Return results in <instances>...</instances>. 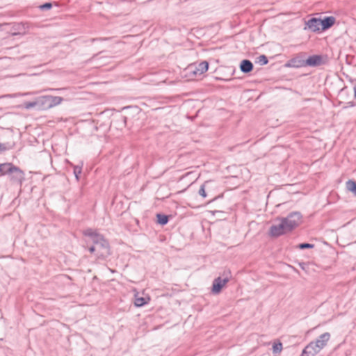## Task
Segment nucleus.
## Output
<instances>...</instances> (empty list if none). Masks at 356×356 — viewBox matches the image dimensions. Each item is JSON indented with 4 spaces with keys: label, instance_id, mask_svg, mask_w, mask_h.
<instances>
[{
    "label": "nucleus",
    "instance_id": "1",
    "mask_svg": "<svg viewBox=\"0 0 356 356\" xmlns=\"http://www.w3.org/2000/svg\"><path fill=\"white\" fill-rule=\"evenodd\" d=\"M94 245L89 248L91 253H95L98 258H105L110 254L108 242L102 236H96Z\"/></svg>",
    "mask_w": 356,
    "mask_h": 356
},
{
    "label": "nucleus",
    "instance_id": "2",
    "mask_svg": "<svg viewBox=\"0 0 356 356\" xmlns=\"http://www.w3.org/2000/svg\"><path fill=\"white\" fill-rule=\"evenodd\" d=\"M280 221L278 224L273 225L269 229V234L273 237H278L288 232H291L283 218H277Z\"/></svg>",
    "mask_w": 356,
    "mask_h": 356
},
{
    "label": "nucleus",
    "instance_id": "3",
    "mask_svg": "<svg viewBox=\"0 0 356 356\" xmlns=\"http://www.w3.org/2000/svg\"><path fill=\"white\" fill-rule=\"evenodd\" d=\"M302 215L298 211L291 212L286 217L283 218L285 223L291 231L297 227L302 222Z\"/></svg>",
    "mask_w": 356,
    "mask_h": 356
},
{
    "label": "nucleus",
    "instance_id": "4",
    "mask_svg": "<svg viewBox=\"0 0 356 356\" xmlns=\"http://www.w3.org/2000/svg\"><path fill=\"white\" fill-rule=\"evenodd\" d=\"M326 62V57L321 55H313L309 56L307 60H303L301 65H293L296 67L299 66H312L316 67L325 64Z\"/></svg>",
    "mask_w": 356,
    "mask_h": 356
},
{
    "label": "nucleus",
    "instance_id": "5",
    "mask_svg": "<svg viewBox=\"0 0 356 356\" xmlns=\"http://www.w3.org/2000/svg\"><path fill=\"white\" fill-rule=\"evenodd\" d=\"M208 67L209 63L207 61H202L198 64L195 63L189 65L188 70L195 76H200L207 72Z\"/></svg>",
    "mask_w": 356,
    "mask_h": 356
},
{
    "label": "nucleus",
    "instance_id": "6",
    "mask_svg": "<svg viewBox=\"0 0 356 356\" xmlns=\"http://www.w3.org/2000/svg\"><path fill=\"white\" fill-rule=\"evenodd\" d=\"M228 282L229 277H224L223 279H222L220 277L214 279L212 284V293L213 294H218Z\"/></svg>",
    "mask_w": 356,
    "mask_h": 356
},
{
    "label": "nucleus",
    "instance_id": "7",
    "mask_svg": "<svg viewBox=\"0 0 356 356\" xmlns=\"http://www.w3.org/2000/svg\"><path fill=\"white\" fill-rule=\"evenodd\" d=\"M9 176L10 181L19 184H22L24 179V172L17 166L13 169L12 172L9 174Z\"/></svg>",
    "mask_w": 356,
    "mask_h": 356
},
{
    "label": "nucleus",
    "instance_id": "8",
    "mask_svg": "<svg viewBox=\"0 0 356 356\" xmlns=\"http://www.w3.org/2000/svg\"><path fill=\"white\" fill-rule=\"evenodd\" d=\"M321 350L314 343L313 341H311L309 344H307L305 348L303 349L302 354L300 356H315L317 355Z\"/></svg>",
    "mask_w": 356,
    "mask_h": 356
},
{
    "label": "nucleus",
    "instance_id": "9",
    "mask_svg": "<svg viewBox=\"0 0 356 356\" xmlns=\"http://www.w3.org/2000/svg\"><path fill=\"white\" fill-rule=\"evenodd\" d=\"M330 339V334L329 332H325L321 334L318 338L313 341L314 343L321 350L325 348Z\"/></svg>",
    "mask_w": 356,
    "mask_h": 356
},
{
    "label": "nucleus",
    "instance_id": "10",
    "mask_svg": "<svg viewBox=\"0 0 356 356\" xmlns=\"http://www.w3.org/2000/svg\"><path fill=\"white\" fill-rule=\"evenodd\" d=\"M307 25L312 31L316 32L321 31V23L320 19L312 18L307 22Z\"/></svg>",
    "mask_w": 356,
    "mask_h": 356
},
{
    "label": "nucleus",
    "instance_id": "11",
    "mask_svg": "<svg viewBox=\"0 0 356 356\" xmlns=\"http://www.w3.org/2000/svg\"><path fill=\"white\" fill-rule=\"evenodd\" d=\"M36 104L38 110L49 109L47 95L40 96L36 98Z\"/></svg>",
    "mask_w": 356,
    "mask_h": 356
},
{
    "label": "nucleus",
    "instance_id": "12",
    "mask_svg": "<svg viewBox=\"0 0 356 356\" xmlns=\"http://www.w3.org/2000/svg\"><path fill=\"white\" fill-rule=\"evenodd\" d=\"M16 166L13 165L11 163H5L0 164V174L1 175H8L12 172L13 168Z\"/></svg>",
    "mask_w": 356,
    "mask_h": 356
},
{
    "label": "nucleus",
    "instance_id": "13",
    "mask_svg": "<svg viewBox=\"0 0 356 356\" xmlns=\"http://www.w3.org/2000/svg\"><path fill=\"white\" fill-rule=\"evenodd\" d=\"M334 22L335 19L333 17H327L324 19H321V31L330 28L334 24Z\"/></svg>",
    "mask_w": 356,
    "mask_h": 356
},
{
    "label": "nucleus",
    "instance_id": "14",
    "mask_svg": "<svg viewBox=\"0 0 356 356\" xmlns=\"http://www.w3.org/2000/svg\"><path fill=\"white\" fill-rule=\"evenodd\" d=\"M240 69L243 73H249L253 69V64L249 60H243L240 65Z\"/></svg>",
    "mask_w": 356,
    "mask_h": 356
},
{
    "label": "nucleus",
    "instance_id": "15",
    "mask_svg": "<svg viewBox=\"0 0 356 356\" xmlns=\"http://www.w3.org/2000/svg\"><path fill=\"white\" fill-rule=\"evenodd\" d=\"M49 108L59 105L63 101V97L58 96L47 95Z\"/></svg>",
    "mask_w": 356,
    "mask_h": 356
},
{
    "label": "nucleus",
    "instance_id": "16",
    "mask_svg": "<svg viewBox=\"0 0 356 356\" xmlns=\"http://www.w3.org/2000/svg\"><path fill=\"white\" fill-rule=\"evenodd\" d=\"M83 234L85 236H90L92 239V241L93 242L96 239V236H101L102 235L97 234L95 231H93L92 229H87L83 232Z\"/></svg>",
    "mask_w": 356,
    "mask_h": 356
},
{
    "label": "nucleus",
    "instance_id": "17",
    "mask_svg": "<svg viewBox=\"0 0 356 356\" xmlns=\"http://www.w3.org/2000/svg\"><path fill=\"white\" fill-rule=\"evenodd\" d=\"M149 298L147 299L143 297H136L134 304L136 307H143L148 302Z\"/></svg>",
    "mask_w": 356,
    "mask_h": 356
},
{
    "label": "nucleus",
    "instance_id": "18",
    "mask_svg": "<svg viewBox=\"0 0 356 356\" xmlns=\"http://www.w3.org/2000/svg\"><path fill=\"white\" fill-rule=\"evenodd\" d=\"M157 222L161 225H164L168 222V216L164 214L158 213L156 215Z\"/></svg>",
    "mask_w": 356,
    "mask_h": 356
},
{
    "label": "nucleus",
    "instance_id": "19",
    "mask_svg": "<svg viewBox=\"0 0 356 356\" xmlns=\"http://www.w3.org/2000/svg\"><path fill=\"white\" fill-rule=\"evenodd\" d=\"M282 350V343L280 341L275 342L273 345V353H280Z\"/></svg>",
    "mask_w": 356,
    "mask_h": 356
},
{
    "label": "nucleus",
    "instance_id": "20",
    "mask_svg": "<svg viewBox=\"0 0 356 356\" xmlns=\"http://www.w3.org/2000/svg\"><path fill=\"white\" fill-rule=\"evenodd\" d=\"M22 107L26 109H31V108H35V107L37 108L36 99L33 102H24L23 104L22 105Z\"/></svg>",
    "mask_w": 356,
    "mask_h": 356
},
{
    "label": "nucleus",
    "instance_id": "21",
    "mask_svg": "<svg viewBox=\"0 0 356 356\" xmlns=\"http://www.w3.org/2000/svg\"><path fill=\"white\" fill-rule=\"evenodd\" d=\"M348 189L356 195V182L355 181L349 180L346 183Z\"/></svg>",
    "mask_w": 356,
    "mask_h": 356
},
{
    "label": "nucleus",
    "instance_id": "22",
    "mask_svg": "<svg viewBox=\"0 0 356 356\" xmlns=\"http://www.w3.org/2000/svg\"><path fill=\"white\" fill-rule=\"evenodd\" d=\"M82 171V168L79 165H74V174L75 175V177L76 180L79 179V175H81Z\"/></svg>",
    "mask_w": 356,
    "mask_h": 356
},
{
    "label": "nucleus",
    "instance_id": "23",
    "mask_svg": "<svg viewBox=\"0 0 356 356\" xmlns=\"http://www.w3.org/2000/svg\"><path fill=\"white\" fill-rule=\"evenodd\" d=\"M257 62L260 65H264L268 63V60L265 55H261L257 58Z\"/></svg>",
    "mask_w": 356,
    "mask_h": 356
},
{
    "label": "nucleus",
    "instance_id": "24",
    "mask_svg": "<svg viewBox=\"0 0 356 356\" xmlns=\"http://www.w3.org/2000/svg\"><path fill=\"white\" fill-rule=\"evenodd\" d=\"M207 182H205L204 184H202L198 191V193L200 196L205 198L207 197V193L205 191V184Z\"/></svg>",
    "mask_w": 356,
    "mask_h": 356
},
{
    "label": "nucleus",
    "instance_id": "25",
    "mask_svg": "<svg viewBox=\"0 0 356 356\" xmlns=\"http://www.w3.org/2000/svg\"><path fill=\"white\" fill-rule=\"evenodd\" d=\"M314 247V244L307 243H300L298 245V248L302 250L307 249V248H313Z\"/></svg>",
    "mask_w": 356,
    "mask_h": 356
},
{
    "label": "nucleus",
    "instance_id": "26",
    "mask_svg": "<svg viewBox=\"0 0 356 356\" xmlns=\"http://www.w3.org/2000/svg\"><path fill=\"white\" fill-rule=\"evenodd\" d=\"M193 175V173L192 172H188L186 173L185 175H184L183 176H181L179 178V181H182L185 180L186 179H187L188 177H191Z\"/></svg>",
    "mask_w": 356,
    "mask_h": 356
},
{
    "label": "nucleus",
    "instance_id": "27",
    "mask_svg": "<svg viewBox=\"0 0 356 356\" xmlns=\"http://www.w3.org/2000/svg\"><path fill=\"white\" fill-rule=\"evenodd\" d=\"M52 6L51 3H46L40 6L42 9H49Z\"/></svg>",
    "mask_w": 356,
    "mask_h": 356
},
{
    "label": "nucleus",
    "instance_id": "28",
    "mask_svg": "<svg viewBox=\"0 0 356 356\" xmlns=\"http://www.w3.org/2000/svg\"><path fill=\"white\" fill-rule=\"evenodd\" d=\"M196 179H195L194 180H190L189 184H188L187 187L186 188H184V190H182L181 191H180V193L184 192L188 187H189L191 185H192L195 181Z\"/></svg>",
    "mask_w": 356,
    "mask_h": 356
},
{
    "label": "nucleus",
    "instance_id": "29",
    "mask_svg": "<svg viewBox=\"0 0 356 356\" xmlns=\"http://www.w3.org/2000/svg\"><path fill=\"white\" fill-rule=\"evenodd\" d=\"M6 149H7V148L6 147V145L3 143H0V152H3Z\"/></svg>",
    "mask_w": 356,
    "mask_h": 356
},
{
    "label": "nucleus",
    "instance_id": "30",
    "mask_svg": "<svg viewBox=\"0 0 356 356\" xmlns=\"http://www.w3.org/2000/svg\"><path fill=\"white\" fill-rule=\"evenodd\" d=\"M56 90H59L60 89H59V88H57Z\"/></svg>",
    "mask_w": 356,
    "mask_h": 356
}]
</instances>
